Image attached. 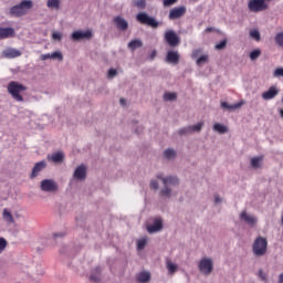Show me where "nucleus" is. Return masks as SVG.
Listing matches in <instances>:
<instances>
[{"mask_svg": "<svg viewBox=\"0 0 283 283\" xmlns=\"http://www.w3.org/2000/svg\"><path fill=\"white\" fill-rule=\"evenodd\" d=\"M150 187H151V189H158V181L151 180L150 181Z\"/></svg>", "mask_w": 283, "mask_h": 283, "instance_id": "50", "label": "nucleus"}, {"mask_svg": "<svg viewBox=\"0 0 283 283\" xmlns=\"http://www.w3.org/2000/svg\"><path fill=\"white\" fill-rule=\"evenodd\" d=\"M146 244H147V239H140L137 241V249L139 251H143V249H145Z\"/></svg>", "mask_w": 283, "mask_h": 283, "instance_id": "39", "label": "nucleus"}, {"mask_svg": "<svg viewBox=\"0 0 283 283\" xmlns=\"http://www.w3.org/2000/svg\"><path fill=\"white\" fill-rule=\"evenodd\" d=\"M163 230V219H155L154 224L147 226L148 233H156Z\"/></svg>", "mask_w": 283, "mask_h": 283, "instance_id": "17", "label": "nucleus"}, {"mask_svg": "<svg viewBox=\"0 0 283 283\" xmlns=\"http://www.w3.org/2000/svg\"><path fill=\"white\" fill-rule=\"evenodd\" d=\"M214 202L218 205V203H220V202H222V199L220 198V196H216L214 197Z\"/></svg>", "mask_w": 283, "mask_h": 283, "instance_id": "51", "label": "nucleus"}, {"mask_svg": "<svg viewBox=\"0 0 283 283\" xmlns=\"http://www.w3.org/2000/svg\"><path fill=\"white\" fill-rule=\"evenodd\" d=\"M206 32H213V28H207Z\"/></svg>", "mask_w": 283, "mask_h": 283, "instance_id": "55", "label": "nucleus"}, {"mask_svg": "<svg viewBox=\"0 0 283 283\" xmlns=\"http://www.w3.org/2000/svg\"><path fill=\"white\" fill-rule=\"evenodd\" d=\"M178 0H164L163 3L165 8H169V6H174Z\"/></svg>", "mask_w": 283, "mask_h": 283, "instance_id": "46", "label": "nucleus"}, {"mask_svg": "<svg viewBox=\"0 0 283 283\" xmlns=\"http://www.w3.org/2000/svg\"><path fill=\"white\" fill-rule=\"evenodd\" d=\"M214 132H218V134H227L229 132V128L222 124H214L213 125Z\"/></svg>", "mask_w": 283, "mask_h": 283, "instance_id": "28", "label": "nucleus"}, {"mask_svg": "<svg viewBox=\"0 0 283 283\" xmlns=\"http://www.w3.org/2000/svg\"><path fill=\"white\" fill-rule=\"evenodd\" d=\"M199 271L203 273V275H211L213 273V260L210 258H202L199 261Z\"/></svg>", "mask_w": 283, "mask_h": 283, "instance_id": "7", "label": "nucleus"}, {"mask_svg": "<svg viewBox=\"0 0 283 283\" xmlns=\"http://www.w3.org/2000/svg\"><path fill=\"white\" fill-rule=\"evenodd\" d=\"M214 48L217 50H224V48H227V40H222L221 42L217 43Z\"/></svg>", "mask_w": 283, "mask_h": 283, "instance_id": "44", "label": "nucleus"}, {"mask_svg": "<svg viewBox=\"0 0 283 283\" xmlns=\"http://www.w3.org/2000/svg\"><path fill=\"white\" fill-rule=\"evenodd\" d=\"M7 247H8V241L3 237H0V253H3Z\"/></svg>", "mask_w": 283, "mask_h": 283, "instance_id": "37", "label": "nucleus"}, {"mask_svg": "<svg viewBox=\"0 0 283 283\" xmlns=\"http://www.w3.org/2000/svg\"><path fill=\"white\" fill-rule=\"evenodd\" d=\"M48 160H51V163H63V160H65V155L61 151L54 153L48 156Z\"/></svg>", "mask_w": 283, "mask_h": 283, "instance_id": "20", "label": "nucleus"}, {"mask_svg": "<svg viewBox=\"0 0 283 283\" xmlns=\"http://www.w3.org/2000/svg\"><path fill=\"white\" fill-rule=\"evenodd\" d=\"M12 36H14V29L0 27V41H3V39H12Z\"/></svg>", "mask_w": 283, "mask_h": 283, "instance_id": "18", "label": "nucleus"}, {"mask_svg": "<svg viewBox=\"0 0 283 283\" xmlns=\"http://www.w3.org/2000/svg\"><path fill=\"white\" fill-rule=\"evenodd\" d=\"M164 39L170 48H178L180 45V38L176 34V31L168 30L165 32Z\"/></svg>", "mask_w": 283, "mask_h": 283, "instance_id": "8", "label": "nucleus"}, {"mask_svg": "<svg viewBox=\"0 0 283 283\" xmlns=\"http://www.w3.org/2000/svg\"><path fill=\"white\" fill-rule=\"evenodd\" d=\"M250 36H251V39H254V41H260V39H261L260 31H258V30L250 31Z\"/></svg>", "mask_w": 283, "mask_h": 283, "instance_id": "38", "label": "nucleus"}, {"mask_svg": "<svg viewBox=\"0 0 283 283\" xmlns=\"http://www.w3.org/2000/svg\"><path fill=\"white\" fill-rule=\"evenodd\" d=\"M40 189L42 191H46L49 193H52L54 191H59V185L54 179H44L41 181Z\"/></svg>", "mask_w": 283, "mask_h": 283, "instance_id": "9", "label": "nucleus"}, {"mask_svg": "<svg viewBox=\"0 0 283 283\" xmlns=\"http://www.w3.org/2000/svg\"><path fill=\"white\" fill-rule=\"evenodd\" d=\"M266 1L271 0H250L248 3V8L250 12H264V10H269V3Z\"/></svg>", "mask_w": 283, "mask_h": 283, "instance_id": "6", "label": "nucleus"}, {"mask_svg": "<svg viewBox=\"0 0 283 283\" xmlns=\"http://www.w3.org/2000/svg\"><path fill=\"white\" fill-rule=\"evenodd\" d=\"M268 247L269 242L264 237H258L252 245V251L256 258H262V255H266Z\"/></svg>", "mask_w": 283, "mask_h": 283, "instance_id": "3", "label": "nucleus"}, {"mask_svg": "<svg viewBox=\"0 0 283 283\" xmlns=\"http://www.w3.org/2000/svg\"><path fill=\"white\" fill-rule=\"evenodd\" d=\"M48 167V163L45 160L39 161L34 165L30 178H36Z\"/></svg>", "mask_w": 283, "mask_h": 283, "instance_id": "15", "label": "nucleus"}, {"mask_svg": "<svg viewBox=\"0 0 283 283\" xmlns=\"http://www.w3.org/2000/svg\"><path fill=\"white\" fill-rule=\"evenodd\" d=\"M101 268H95V271L92 272L90 280L92 282H101Z\"/></svg>", "mask_w": 283, "mask_h": 283, "instance_id": "26", "label": "nucleus"}, {"mask_svg": "<svg viewBox=\"0 0 283 283\" xmlns=\"http://www.w3.org/2000/svg\"><path fill=\"white\" fill-rule=\"evenodd\" d=\"M73 176L76 180H85V178H87V167H85V165L78 166Z\"/></svg>", "mask_w": 283, "mask_h": 283, "instance_id": "16", "label": "nucleus"}, {"mask_svg": "<svg viewBox=\"0 0 283 283\" xmlns=\"http://www.w3.org/2000/svg\"><path fill=\"white\" fill-rule=\"evenodd\" d=\"M259 277H261V280L266 281V274L264 273V271L260 270L259 271Z\"/></svg>", "mask_w": 283, "mask_h": 283, "instance_id": "49", "label": "nucleus"}, {"mask_svg": "<svg viewBox=\"0 0 283 283\" xmlns=\"http://www.w3.org/2000/svg\"><path fill=\"white\" fill-rule=\"evenodd\" d=\"M277 94H280V88L277 86H271L268 91L262 93V98L263 101H273Z\"/></svg>", "mask_w": 283, "mask_h": 283, "instance_id": "12", "label": "nucleus"}, {"mask_svg": "<svg viewBox=\"0 0 283 283\" xmlns=\"http://www.w3.org/2000/svg\"><path fill=\"white\" fill-rule=\"evenodd\" d=\"M46 6L48 8H54L55 10H59V8H61V0H48Z\"/></svg>", "mask_w": 283, "mask_h": 283, "instance_id": "29", "label": "nucleus"}, {"mask_svg": "<svg viewBox=\"0 0 283 283\" xmlns=\"http://www.w3.org/2000/svg\"><path fill=\"white\" fill-rule=\"evenodd\" d=\"M54 238H59V234H54Z\"/></svg>", "mask_w": 283, "mask_h": 283, "instance_id": "56", "label": "nucleus"}, {"mask_svg": "<svg viewBox=\"0 0 283 283\" xmlns=\"http://www.w3.org/2000/svg\"><path fill=\"white\" fill-rule=\"evenodd\" d=\"M51 59H57V61H63V53L62 52H53L51 54Z\"/></svg>", "mask_w": 283, "mask_h": 283, "instance_id": "42", "label": "nucleus"}, {"mask_svg": "<svg viewBox=\"0 0 283 283\" xmlns=\"http://www.w3.org/2000/svg\"><path fill=\"white\" fill-rule=\"evenodd\" d=\"M136 19L138 23H142V25H148V28H153L154 30L160 25V23L156 21L154 17H149L146 12H139L136 15Z\"/></svg>", "mask_w": 283, "mask_h": 283, "instance_id": "4", "label": "nucleus"}, {"mask_svg": "<svg viewBox=\"0 0 283 283\" xmlns=\"http://www.w3.org/2000/svg\"><path fill=\"white\" fill-rule=\"evenodd\" d=\"M48 59H52V54L48 53V54L41 55V61H48Z\"/></svg>", "mask_w": 283, "mask_h": 283, "instance_id": "48", "label": "nucleus"}, {"mask_svg": "<svg viewBox=\"0 0 283 283\" xmlns=\"http://www.w3.org/2000/svg\"><path fill=\"white\" fill-rule=\"evenodd\" d=\"M4 59H17L21 56V51L17 49H7L2 52Z\"/></svg>", "mask_w": 283, "mask_h": 283, "instance_id": "19", "label": "nucleus"}, {"mask_svg": "<svg viewBox=\"0 0 283 283\" xmlns=\"http://www.w3.org/2000/svg\"><path fill=\"white\" fill-rule=\"evenodd\" d=\"M157 178H159V180H161L163 184L165 185V188L161 190V196H166V197L171 196V189H169V186L176 187V185H178V178L177 177L163 178L161 176H157Z\"/></svg>", "mask_w": 283, "mask_h": 283, "instance_id": "5", "label": "nucleus"}, {"mask_svg": "<svg viewBox=\"0 0 283 283\" xmlns=\"http://www.w3.org/2000/svg\"><path fill=\"white\" fill-rule=\"evenodd\" d=\"M166 269L168 270L169 275H174V273L178 271V264L171 262V260H167Z\"/></svg>", "mask_w": 283, "mask_h": 283, "instance_id": "23", "label": "nucleus"}, {"mask_svg": "<svg viewBox=\"0 0 283 283\" xmlns=\"http://www.w3.org/2000/svg\"><path fill=\"white\" fill-rule=\"evenodd\" d=\"M187 13L186 7H177L170 10L168 19L170 21H176V19H181Z\"/></svg>", "mask_w": 283, "mask_h": 283, "instance_id": "10", "label": "nucleus"}, {"mask_svg": "<svg viewBox=\"0 0 283 283\" xmlns=\"http://www.w3.org/2000/svg\"><path fill=\"white\" fill-rule=\"evenodd\" d=\"M93 34L92 31L87 30L85 32L83 31H74L71 35L72 41H83V39H86L90 41L92 39Z\"/></svg>", "mask_w": 283, "mask_h": 283, "instance_id": "11", "label": "nucleus"}, {"mask_svg": "<svg viewBox=\"0 0 283 283\" xmlns=\"http://www.w3.org/2000/svg\"><path fill=\"white\" fill-rule=\"evenodd\" d=\"M281 103L283 104V96H282V98H281Z\"/></svg>", "mask_w": 283, "mask_h": 283, "instance_id": "57", "label": "nucleus"}, {"mask_svg": "<svg viewBox=\"0 0 283 283\" xmlns=\"http://www.w3.org/2000/svg\"><path fill=\"white\" fill-rule=\"evenodd\" d=\"M209 62V55H201L198 60H197V65H205V63Z\"/></svg>", "mask_w": 283, "mask_h": 283, "instance_id": "36", "label": "nucleus"}, {"mask_svg": "<svg viewBox=\"0 0 283 283\" xmlns=\"http://www.w3.org/2000/svg\"><path fill=\"white\" fill-rule=\"evenodd\" d=\"M273 76H274V78L282 77L283 76V67L275 69V71L273 72Z\"/></svg>", "mask_w": 283, "mask_h": 283, "instance_id": "41", "label": "nucleus"}, {"mask_svg": "<svg viewBox=\"0 0 283 283\" xmlns=\"http://www.w3.org/2000/svg\"><path fill=\"white\" fill-rule=\"evenodd\" d=\"M192 56H196V53H193Z\"/></svg>", "mask_w": 283, "mask_h": 283, "instance_id": "58", "label": "nucleus"}, {"mask_svg": "<svg viewBox=\"0 0 283 283\" xmlns=\"http://www.w3.org/2000/svg\"><path fill=\"white\" fill-rule=\"evenodd\" d=\"M279 283H283V273H281L279 276Z\"/></svg>", "mask_w": 283, "mask_h": 283, "instance_id": "52", "label": "nucleus"}, {"mask_svg": "<svg viewBox=\"0 0 283 283\" xmlns=\"http://www.w3.org/2000/svg\"><path fill=\"white\" fill-rule=\"evenodd\" d=\"M149 280H151V274H149V272H142L137 275V281L139 283H147Z\"/></svg>", "mask_w": 283, "mask_h": 283, "instance_id": "25", "label": "nucleus"}, {"mask_svg": "<svg viewBox=\"0 0 283 283\" xmlns=\"http://www.w3.org/2000/svg\"><path fill=\"white\" fill-rule=\"evenodd\" d=\"M262 163V157H253L251 159V165L254 169H258L260 167V164Z\"/></svg>", "mask_w": 283, "mask_h": 283, "instance_id": "34", "label": "nucleus"}, {"mask_svg": "<svg viewBox=\"0 0 283 283\" xmlns=\"http://www.w3.org/2000/svg\"><path fill=\"white\" fill-rule=\"evenodd\" d=\"M203 125H205V123H198L196 125L188 126L190 129V134H193V132H200L202 129Z\"/></svg>", "mask_w": 283, "mask_h": 283, "instance_id": "33", "label": "nucleus"}, {"mask_svg": "<svg viewBox=\"0 0 283 283\" xmlns=\"http://www.w3.org/2000/svg\"><path fill=\"white\" fill-rule=\"evenodd\" d=\"M156 57V51H153V53L150 54V59L154 60Z\"/></svg>", "mask_w": 283, "mask_h": 283, "instance_id": "53", "label": "nucleus"}, {"mask_svg": "<svg viewBox=\"0 0 283 283\" xmlns=\"http://www.w3.org/2000/svg\"><path fill=\"white\" fill-rule=\"evenodd\" d=\"M119 103H120V105H125L126 104L125 98H120Z\"/></svg>", "mask_w": 283, "mask_h": 283, "instance_id": "54", "label": "nucleus"}, {"mask_svg": "<svg viewBox=\"0 0 283 283\" xmlns=\"http://www.w3.org/2000/svg\"><path fill=\"white\" fill-rule=\"evenodd\" d=\"M2 218L6 222H8V224H14V217L8 209H3Z\"/></svg>", "mask_w": 283, "mask_h": 283, "instance_id": "22", "label": "nucleus"}, {"mask_svg": "<svg viewBox=\"0 0 283 283\" xmlns=\"http://www.w3.org/2000/svg\"><path fill=\"white\" fill-rule=\"evenodd\" d=\"M179 136H185L186 134H191V130L188 127H184L181 129L178 130Z\"/></svg>", "mask_w": 283, "mask_h": 283, "instance_id": "45", "label": "nucleus"}, {"mask_svg": "<svg viewBox=\"0 0 283 283\" xmlns=\"http://www.w3.org/2000/svg\"><path fill=\"white\" fill-rule=\"evenodd\" d=\"M114 24L116 25V28L118 30H120L122 32H125L128 28H129V22H127V20H125L123 17L117 15L113 19Z\"/></svg>", "mask_w": 283, "mask_h": 283, "instance_id": "13", "label": "nucleus"}, {"mask_svg": "<svg viewBox=\"0 0 283 283\" xmlns=\"http://www.w3.org/2000/svg\"><path fill=\"white\" fill-rule=\"evenodd\" d=\"M261 54H262V51L260 49L253 50L252 52H250L251 61H255L256 59H260Z\"/></svg>", "mask_w": 283, "mask_h": 283, "instance_id": "32", "label": "nucleus"}, {"mask_svg": "<svg viewBox=\"0 0 283 283\" xmlns=\"http://www.w3.org/2000/svg\"><path fill=\"white\" fill-rule=\"evenodd\" d=\"M7 90L12 98H14V101H17L18 103H23V95L21 94H23V92L28 90L25 85L17 81H11L7 86Z\"/></svg>", "mask_w": 283, "mask_h": 283, "instance_id": "1", "label": "nucleus"}, {"mask_svg": "<svg viewBox=\"0 0 283 283\" xmlns=\"http://www.w3.org/2000/svg\"><path fill=\"white\" fill-rule=\"evenodd\" d=\"M117 72L115 69H109L108 70V76L109 78H114V76H116Z\"/></svg>", "mask_w": 283, "mask_h": 283, "instance_id": "47", "label": "nucleus"}, {"mask_svg": "<svg viewBox=\"0 0 283 283\" xmlns=\"http://www.w3.org/2000/svg\"><path fill=\"white\" fill-rule=\"evenodd\" d=\"M33 2L31 0H22L19 4L10 8L11 17H25L28 10H32Z\"/></svg>", "mask_w": 283, "mask_h": 283, "instance_id": "2", "label": "nucleus"}, {"mask_svg": "<svg viewBox=\"0 0 283 283\" xmlns=\"http://www.w3.org/2000/svg\"><path fill=\"white\" fill-rule=\"evenodd\" d=\"M240 218H241V220H243V222H247V224H250V227H253V224H255V222H258L255 217L249 216V214H247V212H242L240 214Z\"/></svg>", "mask_w": 283, "mask_h": 283, "instance_id": "21", "label": "nucleus"}, {"mask_svg": "<svg viewBox=\"0 0 283 283\" xmlns=\"http://www.w3.org/2000/svg\"><path fill=\"white\" fill-rule=\"evenodd\" d=\"M274 41H275L276 45H279V48L283 49V32L276 33Z\"/></svg>", "mask_w": 283, "mask_h": 283, "instance_id": "31", "label": "nucleus"}, {"mask_svg": "<svg viewBox=\"0 0 283 283\" xmlns=\"http://www.w3.org/2000/svg\"><path fill=\"white\" fill-rule=\"evenodd\" d=\"M242 105H244V103H242V102L233 104V105H230L227 102H221V107L223 109H240V107H242Z\"/></svg>", "mask_w": 283, "mask_h": 283, "instance_id": "24", "label": "nucleus"}, {"mask_svg": "<svg viewBox=\"0 0 283 283\" xmlns=\"http://www.w3.org/2000/svg\"><path fill=\"white\" fill-rule=\"evenodd\" d=\"M52 39H53V41H61V39H63V33H61V32H53L52 33Z\"/></svg>", "mask_w": 283, "mask_h": 283, "instance_id": "43", "label": "nucleus"}, {"mask_svg": "<svg viewBox=\"0 0 283 283\" xmlns=\"http://www.w3.org/2000/svg\"><path fill=\"white\" fill-rule=\"evenodd\" d=\"M135 7L139 10H145L147 8V0H137L135 1Z\"/></svg>", "mask_w": 283, "mask_h": 283, "instance_id": "35", "label": "nucleus"}, {"mask_svg": "<svg viewBox=\"0 0 283 283\" xmlns=\"http://www.w3.org/2000/svg\"><path fill=\"white\" fill-rule=\"evenodd\" d=\"M164 156L165 158H167L168 160H171V158H176V150L168 148L164 151Z\"/></svg>", "mask_w": 283, "mask_h": 283, "instance_id": "30", "label": "nucleus"}, {"mask_svg": "<svg viewBox=\"0 0 283 283\" xmlns=\"http://www.w3.org/2000/svg\"><path fill=\"white\" fill-rule=\"evenodd\" d=\"M176 93H166L164 94V101H176Z\"/></svg>", "mask_w": 283, "mask_h": 283, "instance_id": "40", "label": "nucleus"}, {"mask_svg": "<svg viewBox=\"0 0 283 283\" xmlns=\"http://www.w3.org/2000/svg\"><path fill=\"white\" fill-rule=\"evenodd\" d=\"M137 48H143V41L142 40H132L128 43V49L134 52V50H137Z\"/></svg>", "mask_w": 283, "mask_h": 283, "instance_id": "27", "label": "nucleus"}, {"mask_svg": "<svg viewBox=\"0 0 283 283\" xmlns=\"http://www.w3.org/2000/svg\"><path fill=\"white\" fill-rule=\"evenodd\" d=\"M166 61L172 65H178V63H180V53L178 51H168Z\"/></svg>", "mask_w": 283, "mask_h": 283, "instance_id": "14", "label": "nucleus"}]
</instances>
